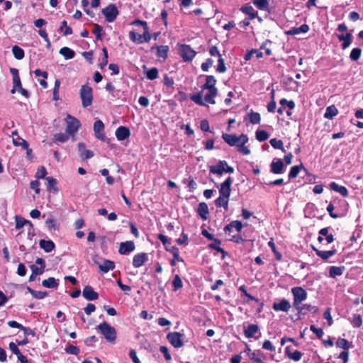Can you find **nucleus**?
Returning a JSON list of instances; mask_svg holds the SVG:
<instances>
[{
	"instance_id": "6ab92c4d",
	"label": "nucleus",
	"mask_w": 363,
	"mask_h": 363,
	"mask_svg": "<svg viewBox=\"0 0 363 363\" xmlns=\"http://www.w3.org/2000/svg\"><path fill=\"white\" fill-rule=\"evenodd\" d=\"M148 260V255L145 252H140L134 255L133 265L135 268L142 267Z\"/></svg>"
},
{
	"instance_id": "5fc2aeb1",
	"label": "nucleus",
	"mask_w": 363,
	"mask_h": 363,
	"mask_svg": "<svg viewBox=\"0 0 363 363\" xmlns=\"http://www.w3.org/2000/svg\"><path fill=\"white\" fill-rule=\"evenodd\" d=\"M362 49L359 48H353L350 54V58L352 61H357L362 55Z\"/></svg>"
},
{
	"instance_id": "e433bc0d",
	"label": "nucleus",
	"mask_w": 363,
	"mask_h": 363,
	"mask_svg": "<svg viewBox=\"0 0 363 363\" xmlns=\"http://www.w3.org/2000/svg\"><path fill=\"white\" fill-rule=\"evenodd\" d=\"M338 114V110L335 105L329 106L326 108L324 117L327 119H333Z\"/></svg>"
},
{
	"instance_id": "412c9836",
	"label": "nucleus",
	"mask_w": 363,
	"mask_h": 363,
	"mask_svg": "<svg viewBox=\"0 0 363 363\" xmlns=\"http://www.w3.org/2000/svg\"><path fill=\"white\" fill-rule=\"evenodd\" d=\"M240 11L242 13L248 15L250 20H253L255 18H257L259 21H262V18L258 16L257 11H255L253 7L251 5H250L249 4H246L243 5L240 8Z\"/></svg>"
},
{
	"instance_id": "13d9d810",
	"label": "nucleus",
	"mask_w": 363,
	"mask_h": 363,
	"mask_svg": "<svg viewBox=\"0 0 363 363\" xmlns=\"http://www.w3.org/2000/svg\"><path fill=\"white\" fill-rule=\"evenodd\" d=\"M214 242L209 244L208 247L211 249H213L216 250L217 252H221L223 254L225 253V251L220 247V245L221 244V241L219 239H215L213 240Z\"/></svg>"
},
{
	"instance_id": "dca6fc26",
	"label": "nucleus",
	"mask_w": 363,
	"mask_h": 363,
	"mask_svg": "<svg viewBox=\"0 0 363 363\" xmlns=\"http://www.w3.org/2000/svg\"><path fill=\"white\" fill-rule=\"evenodd\" d=\"M222 138L230 146L237 147L241 141V135L240 136H237L235 134L223 133Z\"/></svg>"
},
{
	"instance_id": "f3484780",
	"label": "nucleus",
	"mask_w": 363,
	"mask_h": 363,
	"mask_svg": "<svg viewBox=\"0 0 363 363\" xmlns=\"http://www.w3.org/2000/svg\"><path fill=\"white\" fill-rule=\"evenodd\" d=\"M83 297L87 301H95L99 298V294L91 286H86L82 291Z\"/></svg>"
},
{
	"instance_id": "f03ea898",
	"label": "nucleus",
	"mask_w": 363,
	"mask_h": 363,
	"mask_svg": "<svg viewBox=\"0 0 363 363\" xmlns=\"http://www.w3.org/2000/svg\"><path fill=\"white\" fill-rule=\"evenodd\" d=\"M104 337V338L109 342H114L116 339V330L106 322H103L98 325L96 328Z\"/></svg>"
},
{
	"instance_id": "cd10ccee",
	"label": "nucleus",
	"mask_w": 363,
	"mask_h": 363,
	"mask_svg": "<svg viewBox=\"0 0 363 363\" xmlns=\"http://www.w3.org/2000/svg\"><path fill=\"white\" fill-rule=\"evenodd\" d=\"M197 213L203 220H207L209 214L208 205L204 202L200 203L197 208Z\"/></svg>"
},
{
	"instance_id": "4d7b16f0",
	"label": "nucleus",
	"mask_w": 363,
	"mask_h": 363,
	"mask_svg": "<svg viewBox=\"0 0 363 363\" xmlns=\"http://www.w3.org/2000/svg\"><path fill=\"white\" fill-rule=\"evenodd\" d=\"M102 52H103V58L101 62L99 63L98 66L100 69H103L108 64V51L106 47H104L102 48Z\"/></svg>"
},
{
	"instance_id": "8fccbe9b",
	"label": "nucleus",
	"mask_w": 363,
	"mask_h": 363,
	"mask_svg": "<svg viewBox=\"0 0 363 363\" xmlns=\"http://www.w3.org/2000/svg\"><path fill=\"white\" fill-rule=\"evenodd\" d=\"M256 139L259 142H264L269 138V134L266 130H257L255 133Z\"/></svg>"
},
{
	"instance_id": "39448f33",
	"label": "nucleus",
	"mask_w": 363,
	"mask_h": 363,
	"mask_svg": "<svg viewBox=\"0 0 363 363\" xmlns=\"http://www.w3.org/2000/svg\"><path fill=\"white\" fill-rule=\"evenodd\" d=\"M65 121L67 124V133L74 137L81 126L80 121L77 118L71 116L70 114H67Z\"/></svg>"
},
{
	"instance_id": "680f3d73",
	"label": "nucleus",
	"mask_w": 363,
	"mask_h": 363,
	"mask_svg": "<svg viewBox=\"0 0 363 363\" xmlns=\"http://www.w3.org/2000/svg\"><path fill=\"white\" fill-rule=\"evenodd\" d=\"M67 134L68 133H67V132L65 133H56L54 135L53 140H54V141L65 143L69 139V136Z\"/></svg>"
},
{
	"instance_id": "2eb2a0df",
	"label": "nucleus",
	"mask_w": 363,
	"mask_h": 363,
	"mask_svg": "<svg viewBox=\"0 0 363 363\" xmlns=\"http://www.w3.org/2000/svg\"><path fill=\"white\" fill-rule=\"evenodd\" d=\"M291 306L289 301L285 298H282L279 303L274 302L272 308L275 311H282L287 313L290 310Z\"/></svg>"
},
{
	"instance_id": "a19ab883",
	"label": "nucleus",
	"mask_w": 363,
	"mask_h": 363,
	"mask_svg": "<svg viewBox=\"0 0 363 363\" xmlns=\"http://www.w3.org/2000/svg\"><path fill=\"white\" fill-rule=\"evenodd\" d=\"M301 169H303L307 173V169L303 166L302 164L292 167L289 173V179H291L296 178Z\"/></svg>"
},
{
	"instance_id": "a18cd8bd",
	"label": "nucleus",
	"mask_w": 363,
	"mask_h": 363,
	"mask_svg": "<svg viewBox=\"0 0 363 363\" xmlns=\"http://www.w3.org/2000/svg\"><path fill=\"white\" fill-rule=\"evenodd\" d=\"M12 52L16 60H22L25 56L24 50L18 45H14L12 48Z\"/></svg>"
},
{
	"instance_id": "7ed1b4c3",
	"label": "nucleus",
	"mask_w": 363,
	"mask_h": 363,
	"mask_svg": "<svg viewBox=\"0 0 363 363\" xmlns=\"http://www.w3.org/2000/svg\"><path fill=\"white\" fill-rule=\"evenodd\" d=\"M79 96L82 100V105L84 108L90 106L93 103V89L88 84L81 86Z\"/></svg>"
},
{
	"instance_id": "5701e85b",
	"label": "nucleus",
	"mask_w": 363,
	"mask_h": 363,
	"mask_svg": "<svg viewBox=\"0 0 363 363\" xmlns=\"http://www.w3.org/2000/svg\"><path fill=\"white\" fill-rule=\"evenodd\" d=\"M241 141L237 146V150L244 155H248L250 154V150L248 147L245 146V144L248 142V137L245 134H241Z\"/></svg>"
},
{
	"instance_id": "b1692460",
	"label": "nucleus",
	"mask_w": 363,
	"mask_h": 363,
	"mask_svg": "<svg viewBox=\"0 0 363 363\" xmlns=\"http://www.w3.org/2000/svg\"><path fill=\"white\" fill-rule=\"evenodd\" d=\"M116 137L118 140L121 141L130 136V130L125 126H119L116 130Z\"/></svg>"
},
{
	"instance_id": "338daca9",
	"label": "nucleus",
	"mask_w": 363,
	"mask_h": 363,
	"mask_svg": "<svg viewBox=\"0 0 363 363\" xmlns=\"http://www.w3.org/2000/svg\"><path fill=\"white\" fill-rule=\"evenodd\" d=\"M65 350L67 354H74V355H77L80 352L79 348L78 347L72 345H70L68 347H67Z\"/></svg>"
},
{
	"instance_id": "c9c22d12",
	"label": "nucleus",
	"mask_w": 363,
	"mask_h": 363,
	"mask_svg": "<svg viewBox=\"0 0 363 363\" xmlns=\"http://www.w3.org/2000/svg\"><path fill=\"white\" fill-rule=\"evenodd\" d=\"M233 227H235V229L240 233L242 228V224L240 220H233L224 227V231L230 232Z\"/></svg>"
},
{
	"instance_id": "864d4df0",
	"label": "nucleus",
	"mask_w": 363,
	"mask_h": 363,
	"mask_svg": "<svg viewBox=\"0 0 363 363\" xmlns=\"http://www.w3.org/2000/svg\"><path fill=\"white\" fill-rule=\"evenodd\" d=\"M350 321L354 328H359L362 324V318L359 314H354Z\"/></svg>"
},
{
	"instance_id": "49530a36",
	"label": "nucleus",
	"mask_w": 363,
	"mask_h": 363,
	"mask_svg": "<svg viewBox=\"0 0 363 363\" xmlns=\"http://www.w3.org/2000/svg\"><path fill=\"white\" fill-rule=\"evenodd\" d=\"M129 38L130 40L133 43H138V44H142L143 42V35L142 34H138L134 30H131L129 33Z\"/></svg>"
},
{
	"instance_id": "473e14b6",
	"label": "nucleus",
	"mask_w": 363,
	"mask_h": 363,
	"mask_svg": "<svg viewBox=\"0 0 363 363\" xmlns=\"http://www.w3.org/2000/svg\"><path fill=\"white\" fill-rule=\"evenodd\" d=\"M99 268L103 273H107L115 268V263L111 260L104 259L103 264L99 265Z\"/></svg>"
},
{
	"instance_id": "37998d69",
	"label": "nucleus",
	"mask_w": 363,
	"mask_h": 363,
	"mask_svg": "<svg viewBox=\"0 0 363 363\" xmlns=\"http://www.w3.org/2000/svg\"><path fill=\"white\" fill-rule=\"evenodd\" d=\"M172 291L176 292L183 287V283L179 274H176L172 281Z\"/></svg>"
},
{
	"instance_id": "4be33fe9",
	"label": "nucleus",
	"mask_w": 363,
	"mask_h": 363,
	"mask_svg": "<svg viewBox=\"0 0 363 363\" xmlns=\"http://www.w3.org/2000/svg\"><path fill=\"white\" fill-rule=\"evenodd\" d=\"M284 169V162L281 159H274L270 164V171L275 174H282Z\"/></svg>"
},
{
	"instance_id": "ddd939ff",
	"label": "nucleus",
	"mask_w": 363,
	"mask_h": 363,
	"mask_svg": "<svg viewBox=\"0 0 363 363\" xmlns=\"http://www.w3.org/2000/svg\"><path fill=\"white\" fill-rule=\"evenodd\" d=\"M156 50V56L162 60H166L168 57L169 46L168 45H156L150 48V51Z\"/></svg>"
},
{
	"instance_id": "393cba45",
	"label": "nucleus",
	"mask_w": 363,
	"mask_h": 363,
	"mask_svg": "<svg viewBox=\"0 0 363 363\" xmlns=\"http://www.w3.org/2000/svg\"><path fill=\"white\" fill-rule=\"evenodd\" d=\"M135 250V244L133 241H126L121 242L119 247L118 252L121 255H126Z\"/></svg>"
},
{
	"instance_id": "774afa93",
	"label": "nucleus",
	"mask_w": 363,
	"mask_h": 363,
	"mask_svg": "<svg viewBox=\"0 0 363 363\" xmlns=\"http://www.w3.org/2000/svg\"><path fill=\"white\" fill-rule=\"evenodd\" d=\"M47 174V170L45 169V167L44 166H40L36 173H35V177L37 179H43V178H46L45 176Z\"/></svg>"
},
{
	"instance_id": "c85d7f7f",
	"label": "nucleus",
	"mask_w": 363,
	"mask_h": 363,
	"mask_svg": "<svg viewBox=\"0 0 363 363\" xmlns=\"http://www.w3.org/2000/svg\"><path fill=\"white\" fill-rule=\"evenodd\" d=\"M330 188L336 192L340 193L343 197H347L348 196V190L344 186H340L338 184H337L335 182H333L330 184Z\"/></svg>"
},
{
	"instance_id": "c03bdc74",
	"label": "nucleus",
	"mask_w": 363,
	"mask_h": 363,
	"mask_svg": "<svg viewBox=\"0 0 363 363\" xmlns=\"http://www.w3.org/2000/svg\"><path fill=\"white\" fill-rule=\"evenodd\" d=\"M42 285L48 289H55L58 286V283L54 277H49L42 281Z\"/></svg>"
},
{
	"instance_id": "4468645a",
	"label": "nucleus",
	"mask_w": 363,
	"mask_h": 363,
	"mask_svg": "<svg viewBox=\"0 0 363 363\" xmlns=\"http://www.w3.org/2000/svg\"><path fill=\"white\" fill-rule=\"evenodd\" d=\"M311 247L313 250L315 252V254L324 261H327L330 257L335 255L337 252V250L335 247H333L330 250L328 251L320 250L313 245H312Z\"/></svg>"
},
{
	"instance_id": "4c0bfd02",
	"label": "nucleus",
	"mask_w": 363,
	"mask_h": 363,
	"mask_svg": "<svg viewBox=\"0 0 363 363\" xmlns=\"http://www.w3.org/2000/svg\"><path fill=\"white\" fill-rule=\"evenodd\" d=\"M345 271V267L332 266L329 269V276L331 278H335L337 276H341Z\"/></svg>"
},
{
	"instance_id": "a211bd4d",
	"label": "nucleus",
	"mask_w": 363,
	"mask_h": 363,
	"mask_svg": "<svg viewBox=\"0 0 363 363\" xmlns=\"http://www.w3.org/2000/svg\"><path fill=\"white\" fill-rule=\"evenodd\" d=\"M225 166H227L225 160H219L216 165L209 166V172L211 174L220 176L225 172Z\"/></svg>"
},
{
	"instance_id": "f704fd0d",
	"label": "nucleus",
	"mask_w": 363,
	"mask_h": 363,
	"mask_svg": "<svg viewBox=\"0 0 363 363\" xmlns=\"http://www.w3.org/2000/svg\"><path fill=\"white\" fill-rule=\"evenodd\" d=\"M45 179L47 181L46 187L48 191H58V188L57 186V180L55 178L52 177H48L45 178Z\"/></svg>"
},
{
	"instance_id": "423d86ee",
	"label": "nucleus",
	"mask_w": 363,
	"mask_h": 363,
	"mask_svg": "<svg viewBox=\"0 0 363 363\" xmlns=\"http://www.w3.org/2000/svg\"><path fill=\"white\" fill-rule=\"evenodd\" d=\"M293 295V307H296L303 301L306 300L308 294L306 291L301 286H295L291 289Z\"/></svg>"
},
{
	"instance_id": "aec40b11",
	"label": "nucleus",
	"mask_w": 363,
	"mask_h": 363,
	"mask_svg": "<svg viewBox=\"0 0 363 363\" xmlns=\"http://www.w3.org/2000/svg\"><path fill=\"white\" fill-rule=\"evenodd\" d=\"M337 38L339 40V41L342 42L341 44V48L342 50H345L348 48L353 39V36L351 33H347L345 35L344 34H337Z\"/></svg>"
},
{
	"instance_id": "de8ad7c7",
	"label": "nucleus",
	"mask_w": 363,
	"mask_h": 363,
	"mask_svg": "<svg viewBox=\"0 0 363 363\" xmlns=\"http://www.w3.org/2000/svg\"><path fill=\"white\" fill-rule=\"evenodd\" d=\"M252 4L260 10H267L269 2L267 0H252Z\"/></svg>"
},
{
	"instance_id": "20e7f679",
	"label": "nucleus",
	"mask_w": 363,
	"mask_h": 363,
	"mask_svg": "<svg viewBox=\"0 0 363 363\" xmlns=\"http://www.w3.org/2000/svg\"><path fill=\"white\" fill-rule=\"evenodd\" d=\"M178 52L183 61L189 62L193 60L196 55V52L189 45L178 44Z\"/></svg>"
},
{
	"instance_id": "bb28decb",
	"label": "nucleus",
	"mask_w": 363,
	"mask_h": 363,
	"mask_svg": "<svg viewBox=\"0 0 363 363\" xmlns=\"http://www.w3.org/2000/svg\"><path fill=\"white\" fill-rule=\"evenodd\" d=\"M259 331V328L256 324H250L244 329V335L247 338H252Z\"/></svg>"
},
{
	"instance_id": "7c9ffc66",
	"label": "nucleus",
	"mask_w": 363,
	"mask_h": 363,
	"mask_svg": "<svg viewBox=\"0 0 363 363\" xmlns=\"http://www.w3.org/2000/svg\"><path fill=\"white\" fill-rule=\"evenodd\" d=\"M309 30V26L307 24H302L300 27H293L287 30L286 33L290 35H295L301 33H307Z\"/></svg>"
},
{
	"instance_id": "1a4fd4ad",
	"label": "nucleus",
	"mask_w": 363,
	"mask_h": 363,
	"mask_svg": "<svg viewBox=\"0 0 363 363\" xmlns=\"http://www.w3.org/2000/svg\"><path fill=\"white\" fill-rule=\"evenodd\" d=\"M233 181L230 177H228L223 183L220 184L219 188V194L228 199L231 193V185Z\"/></svg>"
},
{
	"instance_id": "69168bd1",
	"label": "nucleus",
	"mask_w": 363,
	"mask_h": 363,
	"mask_svg": "<svg viewBox=\"0 0 363 363\" xmlns=\"http://www.w3.org/2000/svg\"><path fill=\"white\" fill-rule=\"evenodd\" d=\"M45 223L50 230H55L57 229L56 220L54 219L53 218H48L46 220Z\"/></svg>"
},
{
	"instance_id": "2f4dec72",
	"label": "nucleus",
	"mask_w": 363,
	"mask_h": 363,
	"mask_svg": "<svg viewBox=\"0 0 363 363\" xmlns=\"http://www.w3.org/2000/svg\"><path fill=\"white\" fill-rule=\"evenodd\" d=\"M39 245L40 248H42L45 252H50L55 247V243L50 240H40L39 242Z\"/></svg>"
},
{
	"instance_id": "f8f14e48",
	"label": "nucleus",
	"mask_w": 363,
	"mask_h": 363,
	"mask_svg": "<svg viewBox=\"0 0 363 363\" xmlns=\"http://www.w3.org/2000/svg\"><path fill=\"white\" fill-rule=\"evenodd\" d=\"M10 72L13 77V89L11 90V93L14 94L18 89L22 86V84L18 70L16 68H10Z\"/></svg>"
},
{
	"instance_id": "72a5a7b5",
	"label": "nucleus",
	"mask_w": 363,
	"mask_h": 363,
	"mask_svg": "<svg viewBox=\"0 0 363 363\" xmlns=\"http://www.w3.org/2000/svg\"><path fill=\"white\" fill-rule=\"evenodd\" d=\"M335 344L337 347L343 349L344 351H347L353 347L352 342H349L347 340L342 337H339Z\"/></svg>"
},
{
	"instance_id": "09e8293b",
	"label": "nucleus",
	"mask_w": 363,
	"mask_h": 363,
	"mask_svg": "<svg viewBox=\"0 0 363 363\" xmlns=\"http://www.w3.org/2000/svg\"><path fill=\"white\" fill-rule=\"evenodd\" d=\"M269 143L274 149H278L281 150L283 152H285L286 150L282 140H277V138H272L270 140Z\"/></svg>"
},
{
	"instance_id": "e2e57ef3",
	"label": "nucleus",
	"mask_w": 363,
	"mask_h": 363,
	"mask_svg": "<svg viewBox=\"0 0 363 363\" xmlns=\"http://www.w3.org/2000/svg\"><path fill=\"white\" fill-rule=\"evenodd\" d=\"M218 66L216 68V71L219 73H224L226 72V67L225 65L224 59L222 57V56H219L218 57Z\"/></svg>"
},
{
	"instance_id": "a878e982",
	"label": "nucleus",
	"mask_w": 363,
	"mask_h": 363,
	"mask_svg": "<svg viewBox=\"0 0 363 363\" xmlns=\"http://www.w3.org/2000/svg\"><path fill=\"white\" fill-rule=\"evenodd\" d=\"M285 354L289 359L294 360L295 362L299 361L303 356V353L298 350L292 352L289 346H287L285 348Z\"/></svg>"
},
{
	"instance_id": "9d476101",
	"label": "nucleus",
	"mask_w": 363,
	"mask_h": 363,
	"mask_svg": "<svg viewBox=\"0 0 363 363\" xmlns=\"http://www.w3.org/2000/svg\"><path fill=\"white\" fill-rule=\"evenodd\" d=\"M94 131L97 139L101 141L107 140L104 133V125L101 120H97L94 123Z\"/></svg>"
},
{
	"instance_id": "0eeeda50",
	"label": "nucleus",
	"mask_w": 363,
	"mask_h": 363,
	"mask_svg": "<svg viewBox=\"0 0 363 363\" xmlns=\"http://www.w3.org/2000/svg\"><path fill=\"white\" fill-rule=\"evenodd\" d=\"M182 336L179 332H171L167 335V339L174 347L180 348L184 345Z\"/></svg>"
},
{
	"instance_id": "6e6d98bb",
	"label": "nucleus",
	"mask_w": 363,
	"mask_h": 363,
	"mask_svg": "<svg viewBox=\"0 0 363 363\" xmlns=\"http://www.w3.org/2000/svg\"><path fill=\"white\" fill-rule=\"evenodd\" d=\"M60 30L63 32L64 35H69L72 34V28L67 26V23L65 20L62 21Z\"/></svg>"
},
{
	"instance_id": "052dcab7",
	"label": "nucleus",
	"mask_w": 363,
	"mask_h": 363,
	"mask_svg": "<svg viewBox=\"0 0 363 363\" xmlns=\"http://www.w3.org/2000/svg\"><path fill=\"white\" fill-rule=\"evenodd\" d=\"M259 357L266 358V355L260 350H255L249 354V358L252 362H255Z\"/></svg>"
},
{
	"instance_id": "6e6552de",
	"label": "nucleus",
	"mask_w": 363,
	"mask_h": 363,
	"mask_svg": "<svg viewBox=\"0 0 363 363\" xmlns=\"http://www.w3.org/2000/svg\"><path fill=\"white\" fill-rule=\"evenodd\" d=\"M102 13L108 22H113L118 15V10L116 5L109 4L108 6L102 9Z\"/></svg>"
},
{
	"instance_id": "79ce46f5",
	"label": "nucleus",
	"mask_w": 363,
	"mask_h": 363,
	"mask_svg": "<svg viewBox=\"0 0 363 363\" xmlns=\"http://www.w3.org/2000/svg\"><path fill=\"white\" fill-rule=\"evenodd\" d=\"M60 54L62 55L66 60H70L74 58L75 52L74 50L68 47L62 48L60 51Z\"/></svg>"
},
{
	"instance_id": "f257e3e1",
	"label": "nucleus",
	"mask_w": 363,
	"mask_h": 363,
	"mask_svg": "<svg viewBox=\"0 0 363 363\" xmlns=\"http://www.w3.org/2000/svg\"><path fill=\"white\" fill-rule=\"evenodd\" d=\"M217 80L213 75H207L206 82L201 86V91L189 95V99L199 106H206L207 103L216 104L215 97L218 95Z\"/></svg>"
},
{
	"instance_id": "bf43d9fd",
	"label": "nucleus",
	"mask_w": 363,
	"mask_h": 363,
	"mask_svg": "<svg viewBox=\"0 0 363 363\" xmlns=\"http://www.w3.org/2000/svg\"><path fill=\"white\" fill-rule=\"evenodd\" d=\"M249 120L252 124H258L261 121V116L257 112L252 111L249 113Z\"/></svg>"
},
{
	"instance_id": "3c124183",
	"label": "nucleus",
	"mask_w": 363,
	"mask_h": 363,
	"mask_svg": "<svg viewBox=\"0 0 363 363\" xmlns=\"http://www.w3.org/2000/svg\"><path fill=\"white\" fill-rule=\"evenodd\" d=\"M268 245L271 248L273 253L274 254L275 259L278 261H281L282 259V255L277 251L275 243L274 242L272 239L268 242Z\"/></svg>"
},
{
	"instance_id": "9b49d317",
	"label": "nucleus",
	"mask_w": 363,
	"mask_h": 363,
	"mask_svg": "<svg viewBox=\"0 0 363 363\" xmlns=\"http://www.w3.org/2000/svg\"><path fill=\"white\" fill-rule=\"evenodd\" d=\"M298 314L306 315L308 312L316 313L318 311V308L315 306H312L308 303L302 304V303L296 307H294Z\"/></svg>"
},
{
	"instance_id": "ea45409f",
	"label": "nucleus",
	"mask_w": 363,
	"mask_h": 363,
	"mask_svg": "<svg viewBox=\"0 0 363 363\" xmlns=\"http://www.w3.org/2000/svg\"><path fill=\"white\" fill-rule=\"evenodd\" d=\"M229 198L230 197H228V199H226L223 196H219V197L215 200L216 206L218 208L223 207L225 211H227L228 209Z\"/></svg>"
},
{
	"instance_id": "603ef678",
	"label": "nucleus",
	"mask_w": 363,
	"mask_h": 363,
	"mask_svg": "<svg viewBox=\"0 0 363 363\" xmlns=\"http://www.w3.org/2000/svg\"><path fill=\"white\" fill-rule=\"evenodd\" d=\"M146 77L150 80H154L158 77V69L156 67H152L145 72Z\"/></svg>"
},
{
	"instance_id": "c756f323",
	"label": "nucleus",
	"mask_w": 363,
	"mask_h": 363,
	"mask_svg": "<svg viewBox=\"0 0 363 363\" xmlns=\"http://www.w3.org/2000/svg\"><path fill=\"white\" fill-rule=\"evenodd\" d=\"M13 144L15 146H21L23 148H28V142L21 138L16 130L13 131Z\"/></svg>"
},
{
	"instance_id": "0e129e2a",
	"label": "nucleus",
	"mask_w": 363,
	"mask_h": 363,
	"mask_svg": "<svg viewBox=\"0 0 363 363\" xmlns=\"http://www.w3.org/2000/svg\"><path fill=\"white\" fill-rule=\"evenodd\" d=\"M103 28L99 24H94L93 33L96 35V40H101Z\"/></svg>"
},
{
	"instance_id": "58836bf2",
	"label": "nucleus",
	"mask_w": 363,
	"mask_h": 363,
	"mask_svg": "<svg viewBox=\"0 0 363 363\" xmlns=\"http://www.w3.org/2000/svg\"><path fill=\"white\" fill-rule=\"evenodd\" d=\"M15 219H16V229H21L25 225H29L30 228L33 227L32 223L30 220H26L20 216H16Z\"/></svg>"
}]
</instances>
